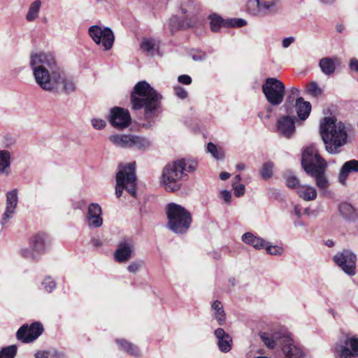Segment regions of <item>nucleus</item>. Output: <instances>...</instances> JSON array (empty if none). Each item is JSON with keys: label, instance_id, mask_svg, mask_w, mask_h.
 Listing matches in <instances>:
<instances>
[{"label": "nucleus", "instance_id": "473e14b6", "mask_svg": "<svg viewBox=\"0 0 358 358\" xmlns=\"http://www.w3.org/2000/svg\"><path fill=\"white\" fill-rule=\"evenodd\" d=\"M117 343L120 345V348L126 351L128 354L134 357H138L140 355V351L135 345L125 340H117Z\"/></svg>", "mask_w": 358, "mask_h": 358}, {"label": "nucleus", "instance_id": "5fc2aeb1", "mask_svg": "<svg viewBox=\"0 0 358 358\" xmlns=\"http://www.w3.org/2000/svg\"><path fill=\"white\" fill-rule=\"evenodd\" d=\"M191 56L194 61H201L206 58V54L203 52L192 53Z\"/></svg>", "mask_w": 358, "mask_h": 358}, {"label": "nucleus", "instance_id": "0e129e2a", "mask_svg": "<svg viewBox=\"0 0 358 358\" xmlns=\"http://www.w3.org/2000/svg\"><path fill=\"white\" fill-rule=\"evenodd\" d=\"M236 168H237V169L242 171L245 169V164H242V163L238 164L236 165Z\"/></svg>", "mask_w": 358, "mask_h": 358}, {"label": "nucleus", "instance_id": "c756f323", "mask_svg": "<svg viewBox=\"0 0 358 358\" xmlns=\"http://www.w3.org/2000/svg\"><path fill=\"white\" fill-rule=\"evenodd\" d=\"M297 194L305 201H312L317 197L316 189L309 185H300L298 188Z\"/></svg>", "mask_w": 358, "mask_h": 358}, {"label": "nucleus", "instance_id": "680f3d73", "mask_svg": "<svg viewBox=\"0 0 358 358\" xmlns=\"http://www.w3.org/2000/svg\"><path fill=\"white\" fill-rule=\"evenodd\" d=\"M326 245L331 248V247H333L334 245V242L332 241V240H327L326 241Z\"/></svg>", "mask_w": 358, "mask_h": 358}, {"label": "nucleus", "instance_id": "864d4df0", "mask_svg": "<svg viewBox=\"0 0 358 358\" xmlns=\"http://www.w3.org/2000/svg\"><path fill=\"white\" fill-rule=\"evenodd\" d=\"M221 198L227 203H229L231 202V194L229 191L222 190L220 192Z\"/></svg>", "mask_w": 358, "mask_h": 358}, {"label": "nucleus", "instance_id": "5701e85b", "mask_svg": "<svg viewBox=\"0 0 358 358\" xmlns=\"http://www.w3.org/2000/svg\"><path fill=\"white\" fill-rule=\"evenodd\" d=\"M196 26V20L185 18L180 20L178 16H173L169 19V28L172 34L176 31Z\"/></svg>", "mask_w": 358, "mask_h": 358}, {"label": "nucleus", "instance_id": "2f4dec72", "mask_svg": "<svg viewBox=\"0 0 358 358\" xmlns=\"http://www.w3.org/2000/svg\"><path fill=\"white\" fill-rule=\"evenodd\" d=\"M210 29L213 32H217L221 27H227V19L224 20L217 14L209 16Z\"/></svg>", "mask_w": 358, "mask_h": 358}, {"label": "nucleus", "instance_id": "8fccbe9b", "mask_svg": "<svg viewBox=\"0 0 358 358\" xmlns=\"http://www.w3.org/2000/svg\"><path fill=\"white\" fill-rule=\"evenodd\" d=\"M92 124L94 128L96 129H101L105 127L106 122L103 120L99 119H93L92 120Z\"/></svg>", "mask_w": 358, "mask_h": 358}, {"label": "nucleus", "instance_id": "6e6552de", "mask_svg": "<svg viewBox=\"0 0 358 358\" xmlns=\"http://www.w3.org/2000/svg\"><path fill=\"white\" fill-rule=\"evenodd\" d=\"M115 194L120 197L125 189L131 196H136V176L135 174V162L127 166H120L116 175Z\"/></svg>", "mask_w": 358, "mask_h": 358}, {"label": "nucleus", "instance_id": "bb28decb", "mask_svg": "<svg viewBox=\"0 0 358 358\" xmlns=\"http://www.w3.org/2000/svg\"><path fill=\"white\" fill-rule=\"evenodd\" d=\"M358 172V161L355 159L346 162L342 166L339 173V182L345 185L346 179L350 172Z\"/></svg>", "mask_w": 358, "mask_h": 358}, {"label": "nucleus", "instance_id": "dca6fc26", "mask_svg": "<svg viewBox=\"0 0 358 358\" xmlns=\"http://www.w3.org/2000/svg\"><path fill=\"white\" fill-rule=\"evenodd\" d=\"M43 328L40 322H34L31 325L25 324L17 331V338L24 343L35 341L42 333Z\"/></svg>", "mask_w": 358, "mask_h": 358}, {"label": "nucleus", "instance_id": "4468645a", "mask_svg": "<svg viewBox=\"0 0 358 358\" xmlns=\"http://www.w3.org/2000/svg\"><path fill=\"white\" fill-rule=\"evenodd\" d=\"M48 236L45 233H38L32 236L29 241L30 249H22L21 254L28 259H36L38 255L44 252Z\"/></svg>", "mask_w": 358, "mask_h": 358}, {"label": "nucleus", "instance_id": "4d7b16f0", "mask_svg": "<svg viewBox=\"0 0 358 358\" xmlns=\"http://www.w3.org/2000/svg\"><path fill=\"white\" fill-rule=\"evenodd\" d=\"M294 214L300 217L301 216V208L299 205H295L294 208Z\"/></svg>", "mask_w": 358, "mask_h": 358}, {"label": "nucleus", "instance_id": "f704fd0d", "mask_svg": "<svg viewBox=\"0 0 358 358\" xmlns=\"http://www.w3.org/2000/svg\"><path fill=\"white\" fill-rule=\"evenodd\" d=\"M41 5V2L40 0H36L30 5L26 16V19L28 21H33L38 17Z\"/></svg>", "mask_w": 358, "mask_h": 358}, {"label": "nucleus", "instance_id": "72a5a7b5", "mask_svg": "<svg viewBox=\"0 0 358 358\" xmlns=\"http://www.w3.org/2000/svg\"><path fill=\"white\" fill-rule=\"evenodd\" d=\"M34 356L36 358H67L64 353L56 350L38 351L35 353Z\"/></svg>", "mask_w": 358, "mask_h": 358}, {"label": "nucleus", "instance_id": "f8f14e48", "mask_svg": "<svg viewBox=\"0 0 358 358\" xmlns=\"http://www.w3.org/2000/svg\"><path fill=\"white\" fill-rule=\"evenodd\" d=\"M335 352L340 358H358V336L345 334L341 343L335 347Z\"/></svg>", "mask_w": 358, "mask_h": 358}, {"label": "nucleus", "instance_id": "9d476101", "mask_svg": "<svg viewBox=\"0 0 358 358\" xmlns=\"http://www.w3.org/2000/svg\"><path fill=\"white\" fill-rule=\"evenodd\" d=\"M262 92L271 105L278 106L283 101L285 86L280 80L268 78L262 85Z\"/></svg>", "mask_w": 358, "mask_h": 358}, {"label": "nucleus", "instance_id": "49530a36", "mask_svg": "<svg viewBox=\"0 0 358 358\" xmlns=\"http://www.w3.org/2000/svg\"><path fill=\"white\" fill-rule=\"evenodd\" d=\"M232 186L234 189V194L237 197H240L245 194V186L243 184H236L235 182H233Z\"/></svg>", "mask_w": 358, "mask_h": 358}, {"label": "nucleus", "instance_id": "58836bf2", "mask_svg": "<svg viewBox=\"0 0 358 358\" xmlns=\"http://www.w3.org/2000/svg\"><path fill=\"white\" fill-rule=\"evenodd\" d=\"M273 166V164L271 162H266L263 164L260 171L261 176L263 179L267 180L271 178Z\"/></svg>", "mask_w": 358, "mask_h": 358}, {"label": "nucleus", "instance_id": "ddd939ff", "mask_svg": "<svg viewBox=\"0 0 358 358\" xmlns=\"http://www.w3.org/2000/svg\"><path fill=\"white\" fill-rule=\"evenodd\" d=\"M91 38L97 45H101L105 50H110L114 43V34L110 28H101L99 26H91L88 29Z\"/></svg>", "mask_w": 358, "mask_h": 358}, {"label": "nucleus", "instance_id": "69168bd1", "mask_svg": "<svg viewBox=\"0 0 358 358\" xmlns=\"http://www.w3.org/2000/svg\"><path fill=\"white\" fill-rule=\"evenodd\" d=\"M241 176L240 175H237L236 176V177L234 178V182H236V184H238L239 182L241 181Z\"/></svg>", "mask_w": 358, "mask_h": 358}, {"label": "nucleus", "instance_id": "9b49d317", "mask_svg": "<svg viewBox=\"0 0 358 358\" xmlns=\"http://www.w3.org/2000/svg\"><path fill=\"white\" fill-rule=\"evenodd\" d=\"M109 140L116 146L125 148L145 150L150 145V142L147 138L131 134L111 135Z\"/></svg>", "mask_w": 358, "mask_h": 358}, {"label": "nucleus", "instance_id": "a211bd4d", "mask_svg": "<svg viewBox=\"0 0 358 358\" xmlns=\"http://www.w3.org/2000/svg\"><path fill=\"white\" fill-rule=\"evenodd\" d=\"M18 202L17 190L14 189L12 191L8 192L6 194V207L4 213L3 214L1 224L4 226L8 220L12 218L15 214Z\"/></svg>", "mask_w": 358, "mask_h": 358}, {"label": "nucleus", "instance_id": "423d86ee", "mask_svg": "<svg viewBox=\"0 0 358 358\" xmlns=\"http://www.w3.org/2000/svg\"><path fill=\"white\" fill-rule=\"evenodd\" d=\"M167 227L178 234H185L192 222L190 213L184 207L175 203H169L166 208Z\"/></svg>", "mask_w": 358, "mask_h": 358}, {"label": "nucleus", "instance_id": "c03bdc74", "mask_svg": "<svg viewBox=\"0 0 358 358\" xmlns=\"http://www.w3.org/2000/svg\"><path fill=\"white\" fill-rule=\"evenodd\" d=\"M266 250V252L272 255H278L282 254L283 249L282 247H280L278 245H269L268 242L266 241V245L264 248Z\"/></svg>", "mask_w": 358, "mask_h": 358}, {"label": "nucleus", "instance_id": "0eeeda50", "mask_svg": "<svg viewBox=\"0 0 358 358\" xmlns=\"http://www.w3.org/2000/svg\"><path fill=\"white\" fill-rule=\"evenodd\" d=\"M260 337L264 345L268 348L273 349L275 346L280 345L286 358H293L300 352L299 349L294 345L289 334L264 332L261 334Z\"/></svg>", "mask_w": 358, "mask_h": 358}, {"label": "nucleus", "instance_id": "ea45409f", "mask_svg": "<svg viewBox=\"0 0 358 358\" xmlns=\"http://www.w3.org/2000/svg\"><path fill=\"white\" fill-rule=\"evenodd\" d=\"M285 178L286 185L288 187L295 189L299 188V187H300L299 179L292 173H287Z\"/></svg>", "mask_w": 358, "mask_h": 358}, {"label": "nucleus", "instance_id": "603ef678", "mask_svg": "<svg viewBox=\"0 0 358 358\" xmlns=\"http://www.w3.org/2000/svg\"><path fill=\"white\" fill-rule=\"evenodd\" d=\"M178 80L179 83L184 85H190L192 83V78L188 75H182L178 76Z\"/></svg>", "mask_w": 358, "mask_h": 358}, {"label": "nucleus", "instance_id": "e2e57ef3", "mask_svg": "<svg viewBox=\"0 0 358 358\" xmlns=\"http://www.w3.org/2000/svg\"><path fill=\"white\" fill-rule=\"evenodd\" d=\"M322 3L325 4H331L333 3L335 0H320Z\"/></svg>", "mask_w": 358, "mask_h": 358}, {"label": "nucleus", "instance_id": "79ce46f5", "mask_svg": "<svg viewBox=\"0 0 358 358\" xmlns=\"http://www.w3.org/2000/svg\"><path fill=\"white\" fill-rule=\"evenodd\" d=\"M227 27H242L247 24V21L242 18L227 19Z\"/></svg>", "mask_w": 358, "mask_h": 358}, {"label": "nucleus", "instance_id": "6e6d98bb", "mask_svg": "<svg viewBox=\"0 0 358 358\" xmlns=\"http://www.w3.org/2000/svg\"><path fill=\"white\" fill-rule=\"evenodd\" d=\"M294 41V38L292 36L285 38L282 40V46L285 48H288Z\"/></svg>", "mask_w": 358, "mask_h": 358}, {"label": "nucleus", "instance_id": "7c9ffc66", "mask_svg": "<svg viewBox=\"0 0 358 358\" xmlns=\"http://www.w3.org/2000/svg\"><path fill=\"white\" fill-rule=\"evenodd\" d=\"M211 308L214 311V316L218 324L223 325L226 320V315L221 302L217 300L215 301L212 303Z\"/></svg>", "mask_w": 358, "mask_h": 358}, {"label": "nucleus", "instance_id": "b1692460", "mask_svg": "<svg viewBox=\"0 0 358 358\" xmlns=\"http://www.w3.org/2000/svg\"><path fill=\"white\" fill-rule=\"evenodd\" d=\"M181 10L186 15L188 20H196L198 22L196 15L199 13V7L194 0H182Z\"/></svg>", "mask_w": 358, "mask_h": 358}, {"label": "nucleus", "instance_id": "338daca9", "mask_svg": "<svg viewBox=\"0 0 358 358\" xmlns=\"http://www.w3.org/2000/svg\"><path fill=\"white\" fill-rule=\"evenodd\" d=\"M336 29H337L338 32H340V33H341V32H342V31H343V30L344 29V27H343V25H337Z\"/></svg>", "mask_w": 358, "mask_h": 358}, {"label": "nucleus", "instance_id": "7ed1b4c3", "mask_svg": "<svg viewBox=\"0 0 358 358\" xmlns=\"http://www.w3.org/2000/svg\"><path fill=\"white\" fill-rule=\"evenodd\" d=\"M350 131V125L329 117H324L320 124V134L326 151L331 155L340 153L348 143Z\"/></svg>", "mask_w": 358, "mask_h": 358}, {"label": "nucleus", "instance_id": "39448f33", "mask_svg": "<svg viewBox=\"0 0 358 358\" xmlns=\"http://www.w3.org/2000/svg\"><path fill=\"white\" fill-rule=\"evenodd\" d=\"M301 165L306 173L315 179L318 188L325 189L328 187L329 182L324 176L327 163L319 155L315 146L310 145L304 149Z\"/></svg>", "mask_w": 358, "mask_h": 358}, {"label": "nucleus", "instance_id": "de8ad7c7", "mask_svg": "<svg viewBox=\"0 0 358 358\" xmlns=\"http://www.w3.org/2000/svg\"><path fill=\"white\" fill-rule=\"evenodd\" d=\"M175 94L181 99L187 97V92L182 87L178 86L174 87Z\"/></svg>", "mask_w": 358, "mask_h": 358}, {"label": "nucleus", "instance_id": "052dcab7", "mask_svg": "<svg viewBox=\"0 0 358 358\" xmlns=\"http://www.w3.org/2000/svg\"><path fill=\"white\" fill-rule=\"evenodd\" d=\"M92 243L93 245H94L96 247L100 246L101 245V241L99 240H98V239L92 240Z\"/></svg>", "mask_w": 358, "mask_h": 358}, {"label": "nucleus", "instance_id": "6ab92c4d", "mask_svg": "<svg viewBox=\"0 0 358 358\" xmlns=\"http://www.w3.org/2000/svg\"><path fill=\"white\" fill-rule=\"evenodd\" d=\"M295 118L290 116H282L277 122V130L281 136L289 138L295 132Z\"/></svg>", "mask_w": 358, "mask_h": 358}, {"label": "nucleus", "instance_id": "13d9d810", "mask_svg": "<svg viewBox=\"0 0 358 358\" xmlns=\"http://www.w3.org/2000/svg\"><path fill=\"white\" fill-rule=\"evenodd\" d=\"M230 177V174L227 172H222L220 174V178L222 180H226Z\"/></svg>", "mask_w": 358, "mask_h": 358}, {"label": "nucleus", "instance_id": "e433bc0d", "mask_svg": "<svg viewBox=\"0 0 358 358\" xmlns=\"http://www.w3.org/2000/svg\"><path fill=\"white\" fill-rule=\"evenodd\" d=\"M208 152H210L212 156L217 159H222L224 157V153L223 150L221 148L217 147L213 143H208L207 145Z\"/></svg>", "mask_w": 358, "mask_h": 358}, {"label": "nucleus", "instance_id": "a18cd8bd", "mask_svg": "<svg viewBox=\"0 0 358 358\" xmlns=\"http://www.w3.org/2000/svg\"><path fill=\"white\" fill-rule=\"evenodd\" d=\"M44 289L47 292H51L56 287L55 282L50 277H46L42 282Z\"/></svg>", "mask_w": 358, "mask_h": 358}, {"label": "nucleus", "instance_id": "f03ea898", "mask_svg": "<svg viewBox=\"0 0 358 358\" xmlns=\"http://www.w3.org/2000/svg\"><path fill=\"white\" fill-rule=\"evenodd\" d=\"M162 95L146 81L137 83L130 96L131 108L134 110L144 108V116L151 119L158 115Z\"/></svg>", "mask_w": 358, "mask_h": 358}, {"label": "nucleus", "instance_id": "09e8293b", "mask_svg": "<svg viewBox=\"0 0 358 358\" xmlns=\"http://www.w3.org/2000/svg\"><path fill=\"white\" fill-rule=\"evenodd\" d=\"M142 264V262H133L128 266L127 270L130 273H136L141 267Z\"/></svg>", "mask_w": 358, "mask_h": 358}, {"label": "nucleus", "instance_id": "bf43d9fd", "mask_svg": "<svg viewBox=\"0 0 358 358\" xmlns=\"http://www.w3.org/2000/svg\"><path fill=\"white\" fill-rule=\"evenodd\" d=\"M299 94V89L296 88V87H292L291 89V94L293 95V96H298Z\"/></svg>", "mask_w": 358, "mask_h": 358}, {"label": "nucleus", "instance_id": "f3484780", "mask_svg": "<svg viewBox=\"0 0 358 358\" xmlns=\"http://www.w3.org/2000/svg\"><path fill=\"white\" fill-rule=\"evenodd\" d=\"M109 121L113 127L123 129L130 124L131 116L128 110L114 107L110 110Z\"/></svg>", "mask_w": 358, "mask_h": 358}, {"label": "nucleus", "instance_id": "1a4fd4ad", "mask_svg": "<svg viewBox=\"0 0 358 358\" xmlns=\"http://www.w3.org/2000/svg\"><path fill=\"white\" fill-rule=\"evenodd\" d=\"M247 8L250 14L257 17L273 16L282 9L280 0H249Z\"/></svg>", "mask_w": 358, "mask_h": 358}, {"label": "nucleus", "instance_id": "20e7f679", "mask_svg": "<svg viewBox=\"0 0 358 358\" xmlns=\"http://www.w3.org/2000/svg\"><path fill=\"white\" fill-rule=\"evenodd\" d=\"M197 162L191 159H181L168 164L164 169L162 183L166 191L175 192L181 187V180L189 173L197 169Z\"/></svg>", "mask_w": 358, "mask_h": 358}, {"label": "nucleus", "instance_id": "412c9836", "mask_svg": "<svg viewBox=\"0 0 358 358\" xmlns=\"http://www.w3.org/2000/svg\"><path fill=\"white\" fill-rule=\"evenodd\" d=\"M133 245L127 241H121L114 254V258L117 262H126L132 256Z\"/></svg>", "mask_w": 358, "mask_h": 358}, {"label": "nucleus", "instance_id": "4be33fe9", "mask_svg": "<svg viewBox=\"0 0 358 358\" xmlns=\"http://www.w3.org/2000/svg\"><path fill=\"white\" fill-rule=\"evenodd\" d=\"M214 334L217 339V345L220 350L222 352H227L231 348L232 338L222 328L215 330Z\"/></svg>", "mask_w": 358, "mask_h": 358}, {"label": "nucleus", "instance_id": "c85d7f7f", "mask_svg": "<svg viewBox=\"0 0 358 358\" xmlns=\"http://www.w3.org/2000/svg\"><path fill=\"white\" fill-rule=\"evenodd\" d=\"M10 153L8 150H0V175H9L10 172Z\"/></svg>", "mask_w": 358, "mask_h": 358}, {"label": "nucleus", "instance_id": "2eb2a0df", "mask_svg": "<svg viewBox=\"0 0 358 358\" xmlns=\"http://www.w3.org/2000/svg\"><path fill=\"white\" fill-rule=\"evenodd\" d=\"M334 261L345 273L350 275L355 274L357 256L350 250H343L337 252Z\"/></svg>", "mask_w": 358, "mask_h": 358}, {"label": "nucleus", "instance_id": "f257e3e1", "mask_svg": "<svg viewBox=\"0 0 358 358\" xmlns=\"http://www.w3.org/2000/svg\"><path fill=\"white\" fill-rule=\"evenodd\" d=\"M30 66L36 83L45 91H58L59 87L65 93L75 91L76 85L71 78L67 77L57 64L55 56L51 53L39 52L31 55Z\"/></svg>", "mask_w": 358, "mask_h": 358}, {"label": "nucleus", "instance_id": "37998d69", "mask_svg": "<svg viewBox=\"0 0 358 358\" xmlns=\"http://www.w3.org/2000/svg\"><path fill=\"white\" fill-rule=\"evenodd\" d=\"M307 92L313 96L317 97L322 93V90L315 82H311L307 85Z\"/></svg>", "mask_w": 358, "mask_h": 358}, {"label": "nucleus", "instance_id": "3c124183", "mask_svg": "<svg viewBox=\"0 0 358 358\" xmlns=\"http://www.w3.org/2000/svg\"><path fill=\"white\" fill-rule=\"evenodd\" d=\"M349 69L355 72L358 73V59L352 57L349 61Z\"/></svg>", "mask_w": 358, "mask_h": 358}, {"label": "nucleus", "instance_id": "a878e982", "mask_svg": "<svg viewBox=\"0 0 358 358\" xmlns=\"http://www.w3.org/2000/svg\"><path fill=\"white\" fill-rule=\"evenodd\" d=\"M295 108L298 117L301 120H306L311 111V104L308 101H304L302 97H298L295 102Z\"/></svg>", "mask_w": 358, "mask_h": 358}, {"label": "nucleus", "instance_id": "cd10ccee", "mask_svg": "<svg viewBox=\"0 0 358 358\" xmlns=\"http://www.w3.org/2000/svg\"><path fill=\"white\" fill-rule=\"evenodd\" d=\"M242 241L257 250H260L266 245V241L260 237L255 236L251 232L245 233L242 236Z\"/></svg>", "mask_w": 358, "mask_h": 358}, {"label": "nucleus", "instance_id": "c9c22d12", "mask_svg": "<svg viewBox=\"0 0 358 358\" xmlns=\"http://www.w3.org/2000/svg\"><path fill=\"white\" fill-rule=\"evenodd\" d=\"M339 211L347 219L353 217L355 215V208L348 203H342L339 206Z\"/></svg>", "mask_w": 358, "mask_h": 358}, {"label": "nucleus", "instance_id": "4c0bfd02", "mask_svg": "<svg viewBox=\"0 0 358 358\" xmlns=\"http://www.w3.org/2000/svg\"><path fill=\"white\" fill-rule=\"evenodd\" d=\"M17 354V346L9 345L0 350V358H14Z\"/></svg>", "mask_w": 358, "mask_h": 358}, {"label": "nucleus", "instance_id": "a19ab883", "mask_svg": "<svg viewBox=\"0 0 358 358\" xmlns=\"http://www.w3.org/2000/svg\"><path fill=\"white\" fill-rule=\"evenodd\" d=\"M155 46V41L152 38H143L141 44V48L148 52L153 50Z\"/></svg>", "mask_w": 358, "mask_h": 358}, {"label": "nucleus", "instance_id": "774afa93", "mask_svg": "<svg viewBox=\"0 0 358 358\" xmlns=\"http://www.w3.org/2000/svg\"><path fill=\"white\" fill-rule=\"evenodd\" d=\"M220 257V255L218 254L217 252H215V256H214V258L215 259H219Z\"/></svg>", "mask_w": 358, "mask_h": 358}, {"label": "nucleus", "instance_id": "aec40b11", "mask_svg": "<svg viewBox=\"0 0 358 358\" xmlns=\"http://www.w3.org/2000/svg\"><path fill=\"white\" fill-rule=\"evenodd\" d=\"M101 214L102 210L98 203H92L90 204L86 216L88 226L94 228L100 227L103 224Z\"/></svg>", "mask_w": 358, "mask_h": 358}, {"label": "nucleus", "instance_id": "393cba45", "mask_svg": "<svg viewBox=\"0 0 358 358\" xmlns=\"http://www.w3.org/2000/svg\"><path fill=\"white\" fill-rule=\"evenodd\" d=\"M340 63L338 57H324L320 60L319 66L323 73L330 76L334 73L336 65Z\"/></svg>", "mask_w": 358, "mask_h": 358}]
</instances>
